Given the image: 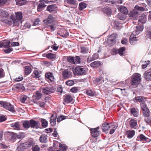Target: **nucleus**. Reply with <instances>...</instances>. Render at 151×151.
Wrapping results in <instances>:
<instances>
[{
  "instance_id": "obj_62",
  "label": "nucleus",
  "mask_w": 151,
  "mask_h": 151,
  "mask_svg": "<svg viewBox=\"0 0 151 151\" xmlns=\"http://www.w3.org/2000/svg\"><path fill=\"white\" fill-rule=\"evenodd\" d=\"M16 3L18 6H21L24 4V1L23 0H18Z\"/></svg>"
},
{
  "instance_id": "obj_30",
  "label": "nucleus",
  "mask_w": 151,
  "mask_h": 151,
  "mask_svg": "<svg viewBox=\"0 0 151 151\" xmlns=\"http://www.w3.org/2000/svg\"><path fill=\"white\" fill-rule=\"evenodd\" d=\"M130 112L134 117H137L138 116L139 114L137 110L134 108H132L131 109Z\"/></svg>"
},
{
  "instance_id": "obj_12",
  "label": "nucleus",
  "mask_w": 151,
  "mask_h": 151,
  "mask_svg": "<svg viewBox=\"0 0 151 151\" xmlns=\"http://www.w3.org/2000/svg\"><path fill=\"white\" fill-rule=\"evenodd\" d=\"M133 101L135 102H145L146 101V98L144 96H137L133 99Z\"/></svg>"
},
{
  "instance_id": "obj_1",
  "label": "nucleus",
  "mask_w": 151,
  "mask_h": 151,
  "mask_svg": "<svg viewBox=\"0 0 151 151\" xmlns=\"http://www.w3.org/2000/svg\"><path fill=\"white\" fill-rule=\"evenodd\" d=\"M35 144V142L32 139H29L27 141L21 143L17 147L19 151H23L25 149L33 146Z\"/></svg>"
},
{
  "instance_id": "obj_35",
  "label": "nucleus",
  "mask_w": 151,
  "mask_h": 151,
  "mask_svg": "<svg viewBox=\"0 0 151 151\" xmlns=\"http://www.w3.org/2000/svg\"><path fill=\"white\" fill-rule=\"evenodd\" d=\"M46 56L48 59H54L56 58V55L55 54H54L48 53L46 55Z\"/></svg>"
},
{
  "instance_id": "obj_17",
  "label": "nucleus",
  "mask_w": 151,
  "mask_h": 151,
  "mask_svg": "<svg viewBox=\"0 0 151 151\" xmlns=\"http://www.w3.org/2000/svg\"><path fill=\"white\" fill-rule=\"evenodd\" d=\"M90 131L91 135L94 137L98 136L100 134V132L96 129H91Z\"/></svg>"
},
{
  "instance_id": "obj_63",
  "label": "nucleus",
  "mask_w": 151,
  "mask_h": 151,
  "mask_svg": "<svg viewBox=\"0 0 151 151\" xmlns=\"http://www.w3.org/2000/svg\"><path fill=\"white\" fill-rule=\"evenodd\" d=\"M70 91L73 93H76L78 91V88L76 87H73L71 89Z\"/></svg>"
},
{
  "instance_id": "obj_21",
  "label": "nucleus",
  "mask_w": 151,
  "mask_h": 151,
  "mask_svg": "<svg viewBox=\"0 0 151 151\" xmlns=\"http://www.w3.org/2000/svg\"><path fill=\"white\" fill-rule=\"evenodd\" d=\"M135 132L133 130H128L126 132V134L127 135V137L129 138H132L134 135Z\"/></svg>"
},
{
  "instance_id": "obj_64",
  "label": "nucleus",
  "mask_w": 151,
  "mask_h": 151,
  "mask_svg": "<svg viewBox=\"0 0 151 151\" xmlns=\"http://www.w3.org/2000/svg\"><path fill=\"white\" fill-rule=\"evenodd\" d=\"M74 59L75 64L76 63H78L80 62V58L78 56H76L75 58Z\"/></svg>"
},
{
  "instance_id": "obj_6",
  "label": "nucleus",
  "mask_w": 151,
  "mask_h": 151,
  "mask_svg": "<svg viewBox=\"0 0 151 151\" xmlns=\"http://www.w3.org/2000/svg\"><path fill=\"white\" fill-rule=\"evenodd\" d=\"M141 77L140 76L133 75L132 76L131 80V84L132 85H135L138 84L140 82Z\"/></svg>"
},
{
  "instance_id": "obj_42",
  "label": "nucleus",
  "mask_w": 151,
  "mask_h": 151,
  "mask_svg": "<svg viewBox=\"0 0 151 151\" xmlns=\"http://www.w3.org/2000/svg\"><path fill=\"white\" fill-rule=\"evenodd\" d=\"M103 11L107 15H109L111 14V10L109 8H105L104 9Z\"/></svg>"
},
{
  "instance_id": "obj_59",
  "label": "nucleus",
  "mask_w": 151,
  "mask_h": 151,
  "mask_svg": "<svg viewBox=\"0 0 151 151\" xmlns=\"http://www.w3.org/2000/svg\"><path fill=\"white\" fill-rule=\"evenodd\" d=\"M6 49L4 50V52L6 53H9L13 50V49L10 47H8Z\"/></svg>"
},
{
  "instance_id": "obj_18",
  "label": "nucleus",
  "mask_w": 151,
  "mask_h": 151,
  "mask_svg": "<svg viewBox=\"0 0 151 151\" xmlns=\"http://www.w3.org/2000/svg\"><path fill=\"white\" fill-rule=\"evenodd\" d=\"M57 118V115L56 114L54 116V114H52L50 117V123L51 125L52 126H54L56 124V120Z\"/></svg>"
},
{
  "instance_id": "obj_2",
  "label": "nucleus",
  "mask_w": 151,
  "mask_h": 151,
  "mask_svg": "<svg viewBox=\"0 0 151 151\" xmlns=\"http://www.w3.org/2000/svg\"><path fill=\"white\" fill-rule=\"evenodd\" d=\"M0 104L5 109L13 113L15 112L14 106L9 103L6 101H0Z\"/></svg>"
},
{
  "instance_id": "obj_24",
  "label": "nucleus",
  "mask_w": 151,
  "mask_h": 151,
  "mask_svg": "<svg viewBox=\"0 0 151 151\" xmlns=\"http://www.w3.org/2000/svg\"><path fill=\"white\" fill-rule=\"evenodd\" d=\"M9 15L8 12L3 9H0V16L2 17H6Z\"/></svg>"
},
{
  "instance_id": "obj_7",
  "label": "nucleus",
  "mask_w": 151,
  "mask_h": 151,
  "mask_svg": "<svg viewBox=\"0 0 151 151\" xmlns=\"http://www.w3.org/2000/svg\"><path fill=\"white\" fill-rule=\"evenodd\" d=\"M129 124L131 129H136L137 127V120L134 119L129 118L128 119Z\"/></svg>"
},
{
  "instance_id": "obj_28",
  "label": "nucleus",
  "mask_w": 151,
  "mask_h": 151,
  "mask_svg": "<svg viewBox=\"0 0 151 151\" xmlns=\"http://www.w3.org/2000/svg\"><path fill=\"white\" fill-rule=\"evenodd\" d=\"M143 29V27L142 25H138L136 27V29L135 30V32L137 34H139L140 32L142 31Z\"/></svg>"
},
{
  "instance_id": "obj_9",
  "label": "nucleus",
  "mask_w": 151,
  "mask_h": 151,
  "mask_svg": "<svg viewBox=\"0 0 151 151\" xmlns=\"http://www.w3.org/2000/svg\"><path fill=\"white\" fill-rule=\"evenodd\" d=\"M42 92L45 94L48 95L53 93L55 91L54 87H47L42 88Z\"/></svg>"
},
{
  "instance_id": "obj_8",
  "label": "nucleus",
  "mask_w": 151,
  "mask_h": 151,
  "mask_svg": "<svg viewBox=\"0 0 151 151\" xmlns=\"http://www.w3.org/2000/svg\"><path fill=\"white\" fill-rule=\"evenodd\" d=\"M139 15V12L134 9L130 11L129 14L130 19L135 20H137L138 19Z\"/></svg>"
},
{
  "instance_id": "obj_40",
  "label": "nucleus",
  "mask_w": 151,
  "mask_h": 151,
  "mask_svg": "<svg viewBox=\"0 0 151 151\" xmlns=\"http://www.w3.org/2000/svg\"><path fill=\"white\" fill-rule=\"evenodd\" d=\"M140 106L142 111L148 109L146 104L145 102H142L141 103Z\"/></svg>"
},
{
  "instance_id": "obj_32",
  "label": "nucleus",
  "mask_w": 151,
  "mask_h": 151,
  "mask_svg": "<svg viewBox=\"0 0 151 151\" xmlns=\"http://www.w3.org/2000/svg\"><path fill=\"white\" fill-rule=\"evenodd\" d=\"M142 111V115L145 117L150 116V111L149 109Z\"/></svg>"
},
{
  "instance_id": "obj_54",
  "label": "nucleus",
  "mask_w": 151,
  "mask_h": 151,
  "mask_svg": "<svg viewBox=\"0 0 151 151\" xmlns=\"http://www.w3.org/2000/svg\"><path fill=\"white\" fill-rule=\"evenodd\" d=\"M117 17L120 20H124L125 18V17L121 14H119L117 15Z\"/></svg>"
},
{
  "instance_id": "obj_56",
  "label": "nucleus",
  "mask_w": 151,
  "mask_h": 151,
  "mask_svg": "<svg viewBox=\"0 0 151 151\" xmlns=\"http://www.w3.org/2000/svg\"><path fill=\"white\" fill-rule=\"evenodd\" d=\"M65 83L67 85L71 86L74 85V83L73 81L68 80Z\"/></svg>"
},
{
  "instance_id": "obj_44",
  "label": "nucleus",
  "mask_w": 151,
  "mask_h": 151,
  "mask_svg": "<svg viewBox=\"0 0 151 151\" xmlns=\"http://www.w3.org/2000/svg\"><path fill=\"white\" fill-rule=\"evenodd\" d=\"M126 50L125 47H122L119 49V54L121 55H122L124 54V52Z\"/></svg>"
},
{
  "instance_id": "obj_5",
  "label": "nucleus",
  "mask_w": 151,
  "mask_h": 151,
  "mask_svg": "<svg viewBox=\"0 0 151 151\" xmlns=\"http://www.w3.org/2000/svg\"><path fill=\"white\" fill-rule=\"evenodd\" d=\"M17 134L14 132H7L5 133V136L7 140L13 142L16 139Z\"/></svg>"
},
{
  "instance_id": "obj_22",
  "label": "nucleus",
  "mask_w": 151,
  "mask_h": 151,
  "mask_svg": "<svg viewBox=\"0 0 151 151\" xmlns=\"http://www.w3.org/2000/svg\"><path fill=\"white\" fill-rule=\"evenodd\" d=\"M101 63L100 61H95L90 64L91 66L93 68H97L101 65Z\"/></svg>"
},
{
  "instance_id": "obj_58",
  "label": "nucleus",
  "mask_w": 151,
  "mask_h": 151,
  "mask_svg": "<svg viewBox=\"0 0 151 151\" xmlns=\"http://www.w3.org/2000/svg\"><path fill=\"white\" fill-rule=\"evenodd\" d=\"M59 149L60 150L65 151L66 150V147L65 146H63L61 143L59 144Z\"/></svg>"
},
{
  "instance_id": "obj_52",
  "label": "nucleus",
  "mask_w": 151,
  "mask_h": 151,
  "mask_svg": "<svg viewBox=\"0 0 151 151\" xmlns=\"http://www.w3.org/2000/svg\"><path fill=\"white\" fill-rule=\"evenodd\" d=\"M67 60L70 63L75 64L74 59L73 57L71 56L68 57Z\"/></svg>"
},
{
  "instance_id": "obj_46",
  "label": "nucleus",
  "mask_w": 151,
  "mask_h": 151,
  "mask_svg": "<svg viewBox=\"0 0 151 151\" xmlns=\"http://www.w3.org/2000/svg\"><path fill=\"white\" fill-rule=\"evenodd\" d=\"M65 1L68 4L74 5L76 4V0H65Z\"/></svg>"
},
{
  "instance_id": "obj_13",
  "label": "nucleus",
  "mask_w": 151,
  "mask_h": 151,
  "mask_svg": "<svg viewBox=\"0 0 151 151\" xmlns=\"http://www.w3.org/2000/svg\"><path fill=\"white\" fill-rule=\"evenodd\" d=\"M62 75L63 78L66 79L72 76V73L68 70H65L63 71Z\"/></svg>"
},
{
  "instance_id": "obj_61",
  "label": "nucleus",
  "mask_w": 151,
  "mask_h": 151,
  "mask_svg": "<svg viewBox=\"0 0 151 151\" xmlns=\"http://www.w3.org/2000/svg\"><path fill=\"white\" fill-rule=\"evenodd\" d=\"M117 36V35L116 33H113L109 37H111V39L114 40H116V38Z\"/></svg>"
},
{
  "instance_id": "obj_15",
  "label": "nucleus",
  "mask_w": 151,
  "mask_h": 151,
  "mask_svg": "<svg viewBox=\"0 0 151 151\" xmlns=\"http://www.w3.org/2000/svg\"><path fill=\"white\" fill-rule=\"evenodd\" d=\"M54 21L53 17L51 14L46 19L44 20V22L45 24H51Z\"/></svg>"
},
{
  "instance_id": "obj_57",
  "label": "nucleus",
  "mask_w": 151,
  "mask_h": 151,
  "mask_svg": "<svg viewBox=\"0 0 151 151\" xmlns=\"http://www.w3.org/2000/svg\"><path fill=\"white\" fill-rule=\"evenodd\" d=\"M98 58V55L97 54H94L92 56L91 60H89L90 61L95 60Z\"/></svg>"
},
{
  "instance_id": "obj_31",
  "label": "nucleus",
  "mask_w": 151,
  "mask_h": 151,
  "mask_svg": "<svg viewBox=\"0 0 151 151\" xmlns=\"http://www.w3.org/2000/svg\"><path fill=\"white\" fill-rule=\"evenodd\" d=\"M20 126L19 123L18 122H16L11 124L12 127H13L15 129L17 130L20 129Z\"/></svg>"
},
{
  "instance_id": "obj_14",
  "label": "nucleus",
  "mask_w": 151,
  "mask_h": 151,
  "mask_svg": "<svg viewBox=\"0 0 151 151\" xmlns=\"http://www.w3.org/2000/svg\"><path fill=\"white\" fill-rule=\"evenodd\" d=\"M64 101L68 104L71 102L73 100L72 96L69 94H66L64 96Z\"/></svg>"
},
{
  "instance_id": "obj_26",
  "label": "nucleus",
  "mask_w": 151,
  "mask_h": 151,
  "mask_svg": "<svg viewBox=\"0 0 151 151\" xmlns=\"http://www.w3.org/2000/svg\"><path fill=\"white\" fill-rule=\"evenodd\" d=\"M10 42L9 40H4L3 42L1 43V46L5 48L10 47Z\"/></svg>"
},
{
  "instance_id": "obj_38",
  "label": "nucleus",
  "mask_w": 151,
  "mask_h": 151,
  "mask_svg": "<svg viewBox=\"0 0 151 151\" xmlns=\"http://www.w3.org/2000/svg\"><path fill=\"white\" fill-rule=\"evenodd\" d=\"M41 122L42 123V125L43 127L46 128L47 127L48 122L46 119H41Z\"/></svg>"
},
{
  "instance_id": "obj_55",
  "label": "nucleus",
  "mask_w": 151,
  "mask_h": 151,
  "mask_svg": "<svg viewBox=\"0 0 151 151\" xmlns=\"http://www.w3.org/2000/svg\"><path fill=\"white\" fill-rule=\"evenodd\" d=\"M5 76L4 72L3 69H0V78H4Z\"/></svg>"
},
{
  "instance_id": "obj_48",
  "label": "nucleus",
  "mask_w": 151,
  "mask_h": 151,
  "mask_svg": "<svg viewBox=\"0 0 151 151\" xmlns=\"http://www.w3.org/2000/svg\"><path fill=\"white\" fill-rule=\"evenodd\" d=\"M32 151H40V148L38 145H36L32 147Z\"/></svg>"
},
{
  "instance_id": "obj_16",
  "label": "nucleus",
  "mask_w": 151,
  "mask_h": 151,
  "mask_svg": "<svg viewBox=\"0 0 151 151\" xmlns=\"http://www.w3.org/2000/svg\"><path fill=\"white\" fill-rule=\"evenodd\" d=\"M40 3L38 4L37 6V10L38 12H41L44 9L46 5L45 3H43L42 2H39Z\"/></svg>"
},
{
  "instance_id": "obj_29",
  "label": "nucleus",
  "mask_w": 151,
  "mask_h": 151,
  "mask_svg": "<svg viewBox=\"0 0 151 151\" xmlns=\"http://www.w3.org/2000/svg\"><path fill=\"white\" fill-rule=\"evenodd\" d=\"M22 125L24 129H28L30 127L29 121L28 120L23 121L22 122Z\"/></svg>"
},
{
  "instance_id": "obj_39",
  "label": "nucleus",
  "mask_w": 151,
  "mask_h": 151,
  "mask_svg": "<svg viewBox=\"0 0 151 151\" xmlns=\"http://www.w3.org/2000/svg\"><path fill=\"white\" fill-rule=\"evenodd\" d=\"M144 121L147 124L151 125V117H145Z\"/></svg>"
},
{
  "instance_id": "obj_37",
  "label": "nucleus",
  "mask_w": 151,
  "mask_h": 151,
  "mask_svg": "<svg viewBox=\"0 0 151 151\" xmlns=\"http://www.w3.org/2000/svg\"><path fill=\"white\" fill-rule=\"evenodd\" d=\"M40 142L46 143L47 142V137L45 135H41L40 138Z\"/></svg>"
},
{
  "instance_id": "obj_36",
  "label": "nucleus",
  "mask_w": 151,
  "mask_h": 151,
  "mask_svg": "<svg viewBox=\"0 0 151 151\" xmlns=\"http://www.w3.org/2000/svg\"><path fill=\"white\" fill-rule=\"evenodd\" d=\"M137 138L141 141H145L147 142L149 141V139L148 138L146 137L142 134H140Z\"/></svg>"
},
{
  "instance_id": "obj_25",
  "label": "nucleus",
  "mask_w": 151,
  "mask_h": 151,
  "mask_svg": "<svg viewBox=\"0 0 151 151\" xmlns=\"http://www.w3.org/2000/svg\"><path fill=\"white\" fill-rule=\"evenodd\" d=\"M111 37H109L107 41L108 45L109 46H112L114 45L116 43V41L111 39Z\"/></svg>"
},
{
  "instance_id": "obj_50",
  "label": "nucleus",
  "mask_w": 151,
  "mask_h": 151,
  "mask_svg": "<svg viewBox=\"0 0 151 151\" xmlns=\"http://www.w3.org/2000/svg\"><path fill=\"white\" fill-rule=\"evenodd\" d=\"M87 94L90 96H95V93L94 91L91 90H89L87 91Z\"/></svg>"
},
{
  "instance_id": "obj_23",
  "label": "nucleus",
  "mask_w": 151,
  "mask_h": 151,
  "mask_svg": "<svg viewBox=\"0 0 151 151\" xmlns=\"http://www.w3.org/2000/svg\"><path fill=\"white\" fill-rule=\"evenodd\" d=\"M118 10L123 14H126L128 13L127 8L124 6H121L119 7Z\"/></svg>"
},
{
  "instance_id": "obj_49",
  "label": "nucleus",
  "mask_w": 151,
  "mask_h": 151,
  "mask_svg": "<svg viewBox=\"0 0 151 151\" xmlns=\"http://www.w3.org/2000/svg\"><path fill=\"white\" fill-rule=\"evenodd\" d=\"M145 36L147 39H151V31H147L145 34Z\"/></svg>"
},
{
  "instance_id": "obj_20",
  "label": "nucleus",
  "mask_w": 151,
  "mask_h": 151,
  "mask_svg": "<svg viewBox=\"0 0 151 151\" xmlns=\"http://www.w3.org/2000/svg\"><path fill=\"white\" fill-rule=\"evenodd\" d=\"M45 77L48 79H49L51 81H53L55 79L54 77V76L52 73L48 72L45 74Z\"/></svg>"
},
{
  "instance_id": "obj_51",
  "label": "nucleus",
  "mask_w": 151,
  "mask_h": 151,
  "mask_svg": "<svg viewBox=\"0 0 151 151\" xmlns=\"http://www.w3.org/2000/svg\"><path fill=\"white\" fill-rule=\"evenodd\" d=\"M66 118V116L62 115L58 117L57 119V121L58 122H59Z\"/></svg>"
},
{
  "instance_id": "obj_43",
  "label": "nucleus",
  "mask_w": 151,
  "mask_h": 151,
  "mask_svg": "<svg viewBox=\"0 0 151 151\" xmlns=\"http://www.w3.org/2000/svg\"><path fill=\"white\" fill-rule=\"evenodd\" d=\"M81 52L82 53L85 54L88 53L89 51L88 48L87 47H81Z\"/></svg>"
},
{
  "instance_id": "obj_4",
  "label": "nucleus",
  "mask_w": 151,
  "mask_h": 151,
  "mask_svg": "<svg viewBox=\"0 0 151 151\" xmlns=\"http://www.w3.org/2000/svg\"><path fill=\"white\" fill-rule=\"evenodd\" d=\"M15 14L16 19H13V22L15 25L18 26L19 25L20 21L22 18V12H15Z\"/></svg>"
},
{
  "instance_id": "obj_53",
  "label": "nucleus",
  "mask_w": 151,
  "mask_h": 151,
  "mask_svg": "<svg viewBox=\"0 0 151 151\" xmlns=\"http://www.w3.org/2000/svg\"><path fill=\"white\" fill-rule=\"evenodd\" d=\"M27 98L28 97L26 96H22L20 97V100L22 103H24L27 99Z\"/></svg>"
},
{
  "instance_id": "obj_47",
  "label": "nucleus",
  "mask_w": 151,
  "mask_h": 151,
  "mask_svg": "<svg viewBox=\"0 0 151 151\" xmlns=\"http://www.w3.org/2000/svg\"><path fill=\"white\" fill-rule=\"evenodd\" d=\"M42 96V95L41 93L38 91L36 92V95L35 96V99L37 100H39L41 98Z\"/></svg>"
},
{
  "instance_id": "obj_41",
  "label": "nucleus",
  "mask_w": 151,
  "mask_h": 151,
  "mask_svg": "<svg viewBox=\"0 0 151 151\" xmlns=\"http://www.w3.org/2000/svg\"><path fill=\"white\" fill-rule=\"evenodd\" d=\"M31 76H32V77L34 78H39L40 76H39V73L38 71L37 70L34 71L33 73L31 75Z\"/></svg>"
},
{
  "instance_id": "obj_27",
  "label": "nucleus",
  "mask_w": 151,
  "mask_h": 151,
  "mask_svg": "<svg viewBox=\"0 0 151 151\" xmlns=\"http://www.w3.org/2000/svg\"><path fill=\"white\" fill-rule=\"evenodd\" d=\"M56 9V5L55 4L48 5L47 7V10L50 13L54 11Z\"/></svg>"
},
{
  "instance_id": "obj_60",
  "label": "nucleus",
  "mask_w": 151,
  "mask_h": 151,
  "mask_svg": "<svg viewBox=\"0 0 151 151\" xmlns=\"http://www.w3.org/2000/svg\"><path fill=\"white\" fill-rule=\"evenodd\" d=\"M133 38V35H131L129 37V42L130 44L132 45H134L136 44L137 41H133L132 40V39Z\"/></svg>"
},
{
  "instance_id": "obj_11",
  "label": "nucleus",
  "mask_w": 151,
  "mask_h": 151,
  "mask_svg": "<svg viewBox=\"0 0 151 151\" xmlns=\"http://www.w3.org/2000/svg\"><path fill=\"white\" fill-rule=\"evenodd\" d=\"M30 127L31 128L38 129L39 128L40 123L38 121L31 119L29 121Z\"/></svg>"
},
{
  "instance_id": "obj_19",
  "label": "nucleus",
  "mask_w": 151,
  "mask_h": 151,
  "mask_svg": "<svg viewBox=\"0 0 151 151\" xmlns=\"http://www.w3.org/2000/svg\"><path fill=\"white\" fill-rule=\"evenodd\" d=\"M144 77L147 81H151V72L146 71L144 74Z\"/></svg>"
},
{
  "instance_id": "obj_34",
  "label": "nucleus",
  "mask_w": 151,
  "mask_h": 151,
  "mask_svg": "<svg viewBox=\"0 0 151 151\" xmlns=\"http://www.w3.org/2000/svg\"><path fill=\"white\" fill-rule=\"evenodd\" d=\"M24 73L25 75H27L29 74L31 72V68L28 66H26L24 67Z\"/></svg>"
},
{
  "instance_id": "obj_10",
  "label": "nucleus",
  "mask_w": 151,
  "mask_h": 151,
  "mask_svg": "<svg viewBox=\"0 0 151 151\" xmlns=\"http://www.w3.org/2000/svg\"><path fill=\"white\" fill-rule=\"evenodd\" d=\"M112 123H108L105 122L103 123L101 127V129L104 132L108 131L112 126H113Z\"/></svg>"
},
{
  "instance_id": "obj_3",
  "label": "nucleus",
  "mask_w": 151,
  "mask_h": 151,
  "mask_svg": "<svg viewBox=\"0 0 151 151\" xmlns=\"http://www.w3.org/2000/svg\"><path fill=\"white\" fill-rule=\"evenodd\" d=\"M74 72L75 75H84L86 74V69L83 66H77L75 68Z\"/></svg>"
},
{
  "instance_id": "obj_45",
  "label": "nucleus",
  "mask_w": 151,
  "mask_h": 151,
  "mask_svg": "<svg viewBox=\"0 0 151 151\" xmlns=\"http://www.w3.org/2000/svg\"><path fill=\"white\" fill-rule=\"evenodd\" d=\"M134 9L136 10H139L141 11H145V8L143 7L139 6L137 5L135 6Z\"/></svg>"
},
{
  "instance_id": "obj_33",
  "label": "nucleus",
  "mask_w": 151,
  "mask_h": 151,
  "mask_svg": "<svg viewBox=\"0 0 151 151\" xmlns=\"http://www.w3.org/2000/svg\"><path fill=\"white\" fill-rule=\"evenodd\" d=\"M87 5L84 2H81L79 4V8L80 11H82L86 8Z\"/></svg>"
}]
</instances>
